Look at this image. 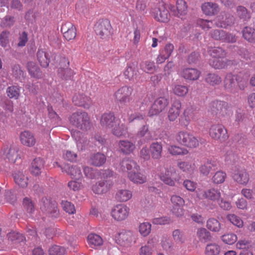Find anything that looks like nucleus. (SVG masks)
<instances>
[{
    "mask_svg": "<svg viewBox=\"0 0 255 255\" xmlns=\"http://www.w3.org/2000/svg\"><path fill=\"white\" fill-rule=\"evenodd\" d=\"M50 54L43 49H39L37 52V58L40 65L43 67L48 66L50 62Z\"/></svg>",
    "mask_w": 255,
    "mask_h": 255,
    "instance_id": "37",
    "label": "nucleus"
},
{
    "mask_svg": "<svg viewBox=\"0 0 255 255\" xmlns=\"http://www.w3.org/2000/svg\"><path fill=\"white\" fill-rule=\"evenodd\" d=\"M27 68L29 74L31 77L36 79H41L42 77V73L35 63L33 62H28Z\"/></svg>",
    "mask_w": 255,
    "mask_h": 255,
    "instance_id": "33",
    "label": "nucleus"
},
{
    "mask_svg": "<svg viewBox=\"0 0 255 255\" xmlns=\"http://www.w3.org/2000/svg\"><path fill=\"white\" fill-rule=\"evenodd\" d=\"M222 19L223 20L221 21V16H219L217 17L216 25L218 27L227 28L228 26L231 25L234 23V18L232 15H227L226 14L222 15Z\"/></svg>",
    "mask_w": 255,
    "mask_h": 255,
    "instance_id": "34",
    "label": "nucleus"
},
{
    "mask_svg": "<svg viewBox=\"0 0 255 255\" xmlns=\"http://www.w3.org/2000/svg\"><path fill=\"white\" fill-rule=\"evenodd\" d=\"M207 199L213 201H218L221 197L220 190L216 188L207 190Z\"/></svg>",
    "mask_w": 255,
    "mask_h": 255,
    "instance_id": "53",
    "label": "nucleus"
},
{
    "mask_svg": "<svg viewBox=\"0 0 255 255\" xmlns=\"http://www.w3.org/2000/svg\"><path fill=\"white\" fill-rule=\"evenodd\" d=\"M182 103L180 100L175 99L171 102L167 113V118L170 122L176 121L181 114Z\"/></svg>",
    "mask_w": 255,
    "mask_h": 255,
    "instance_id": "10",
    "label": "nucleus"
},
{
    "mask_svg": "<svg viewBox=\"0 0 255 255\" xmlns=\"http://www.w3.org/2000/svg\"><path fill=\"white\" fill-rule=\"evenodd\" d=\"M44 161L40 158H36L32 161L30 172L32 174L38 176L44 168Z\"/></svg>",
    "mask_w": 255,
    "mask_h": 255,
    "instance_id": "31",
    "label": "nucleus"
},
{
    "mask_svg": "<svg viewBox=\"0 0 255 255\" xmlns=\"http://www.w3.org/2000/svg\"><path fill=\"white\" fill-rule=\"evenodd\" d=\"M217 161L213 159H207L199 167V172L203 176H208L210 172L217 169Z\"/></svg>",
    "mask_w": 255,
    "mask_h": 255,
    "instance_id": "21",
    "label": "nucleus"
},
{
    "mask_svg": "<svg viewBox=\"0 0 255 255\" xmlns=\"http://www.w3.org/2000/svg\"><path fill=\"white\" fill-rule=\"evenodd\" d=\"M169 104L168 99L164 97H160L156 99L152 105L149 112V116L156 115L163 111Z\"/></svg>",
    "mask_w": 255,
    "mask_h": 255,
    "instance_id": "9",
    "label": "nucleus"
},
{
    "mask_svg": "<svg viewBox=\"0 0 255 255\" xmlns=\"http://www.w3.org/2000/svg\"><path fill=\"white\" fill-rule=\"evenodd\" d=\"M73 103L78 106L88 109L91 106L92 102L91 98L82 94H76L73 97Z\"/></svg>",
    "mask_w": 255,
    "mask_h": 255,
    "instance_id": "19",
    "label": "nucleus"
},
{
    "mask_svg": "<svg viewBox=\"0 0 255 255\" xmlns=\"http://www.w3.org/2000/svg\"><path fill=\"white\" fill-rule=\"evenodd\" d=\"M227 177L226 172L222 170L216 171L211 178L213 183L215 184H220L223 183Z\"/></svg>",
    "mask_w": 255,
    "mask_h": 255,
    "instance_id": "54",
    "label": "nucleus"
},
{
    "mask_svg": "<svg viewBox=\"0 0 255 255\" xmlns=\"http://www.w3.org/2000/svg\"><path fill=\"white\" fill-rule=\"evenodd\" d=\"M6 93L10 99L17 100L20 95V89L18 86L12 85L7 88Z\"/></svg>",
    "mask_w": 255,
    "mask_h": 255,
    "instance_id": "58",
    "label": "nucleus"
},
{
    "mask_svg": "<svg viewBox=\"0 0 255 255\" xmlns=\"http://www.w3.org/2000/svg\"><path fill=\"white\" fill-rule=\"evenodd\" d=\"M128 178L131 182L136 184H142L147 181L146 176L140 172V170L130 171L128 174Z\"/></svg>",
    "mask_w": 255,
    "mask_h": 255,
    "instance_id": "24",
    "label": "nucleus"
},
{
    "mask_svg": "<svg viewBox=\"0 0 255 255\" xmlns=\"http://www.w3.org/2000/svg\"><path fill=\"white\" fill-rule=\"evenodd\" d=\"M136 136L138 138H142L144 142L150 140L152 136L149 131V125L145 124L141 126L137 132Z\"/></svg>",
    "mask_w": 255,
    "mask_h": 255,
    "instance_id": "35",
    "label": "nucleus"
},
{
    "mask_svg": "<svg viewBox=\"0 0 255 255\" xmlns=\"http://www.w3.org/2000/svg\"><path fill=\"white\" fill-rule=\"evenodd\" d=\"M132 196V192L128 189L119 190L116 194V198L120 202H125L130 200Z\"/></svg>",
    "mask_w": 255,
    "mask_h": 255,
    "instance_id": "42",
    "label": "nucleus"
},
{
    "mask_svg": "<svg viewBox=\"0 0 255 255\" xmlns=\"http://www.w3.org/2000/svg\"><path fill=\"white\" fill-rule=\"evenodd\" d=\"M197 236L202 242H206L211 239L210 233L205 228H199L197 231Z\"/></svg>",
    "mask_w": 255,
    "mask_h": 255,
    "instance_id": "63",
    "label": "nucleus"
},
{
    "mask_svg": "<svg viewBox=\"0 0 255 255\" xmlns=\"http://www.w3.org/2000/svg\"><path fill=\"white\" fill-rule=\"evenodd\" d=\"M237 15L243 21H248L251 18V14L248 9L243 6H238L237 7Z\"/></svg>",
    "mask_w": 255,
    "mask_h": 255,
    "instance_id": "55",
    "label": "nucleus"
},
{
    "mask_svg": "<svg viewBox=\"0 0 255 255\" xmlns=\"http://www.w3.org/2000/svg\"><path fill=\"white\" fill-rule=\"evenodd\" d=\"M221 252V247L216 243H210L205 247V255H219Z\"/></svg>",
    "mask_w": 255,
    "mask_h": 255,
    "instance_id": "46",
    "label": "nucleus"
},
{
    "mask_svg": "<svg viewBox=\"0 0 255 255\" xmlns=\"http://www.w3.org/2000/svg\"><path fill=\"white\" fill-rule=\"evenodd\" d=\"M159 177L165 184L170 186H174L179 180V175L176 170L171 167L166 168L164 171H161Z\"/></svg>",
    "mask_w": 255,
    "mask_h": 255,
    "instance_id": "3",
    "label": "nucleus"
},
{
    "mask_svg": "<svg viewBox=\"0 0 255 255\" xmlns=\"http://www.w3.org/2000/svg\"><path fill=\"white\" fill-rule=\"evenodd\" d=\"M87 242L89 246L92 248H96L103 244L102 238L98 235L91 233L87 237Z\"/></svg>",
    "mask_w": 255,
    "mask_h": 255,
    "instance_id": "36",
    "label": "nucleus"
},
{
    "mask_svg": "<svg viewBox=\"0 0 255 255\" xmlns=\"http://www.w3.org/2000/svg\"><path fill=\"white\" fill-rule=\"evenodd\" d=\"M106 161L105 155L101 153L98 152L92 154L89 159L91 164L95 166H101L103 165Z\"/></svg>",
    "mask_w": 255,
    "mask_h": 255,
    "instance_id": "38",
    "label": "nucleus"
},
{
    "mask_svg": "<svg viewBox=\"0 0 255 255\" xmlns=\"http://www.w3.org/2000/svg\"><path fill=\"white\" fill-rule=\"evenodd\" d=\"M23 211L27 215L31 216L34 213L35 207V203L28 197H25L22 202Z\"/></svg>",
    "mask_w": 255,
    "mask_h": 255,
    "instance_id": "40",
    "label": "nucleus"
},
{
    "mask_svg": "<svg viewBox=\"0 0 255 255\" xmlns=\"http://www.w3.org/2000/svg\"><path fill=\"white\" fill-rule=\"evenodd\" d=\"M176 10L175 13L176 16L181 18H183V16L187 14V5L184 0H177L176 1Z\"/></svg>",
    "mask_w": 255,
    "mask_h": 255,
    "instance_id": "48",
    "label": "nucleus"
},
{
    "mask_svg": "<svg viewBox=\"0 0 255 255\" xmlns=\"http://www.w3.org/2000/svg\"><path fill=\"white\" fill-rule=\"evenodd\" d=\"M181 75L185 79L195 81L198 79L201 72L195 68H185L182 70Z\"/></svg>",
    "mask_w": 255,
    "mask_h": 255,
    "instance_id": "29",
    "label": "nucleus"
},
{
    "mask_svg": "<svg viewBox=\"0 0 255 255\" xmlns=\"http://www.w3.org/2000/svg\"><path fill=\"white\" fill-rule=\"evenodd\" d=\"M218 105V111L220 115L223 117H229L232 115V108L228 103L225 102H220Z\"/></svg>",
    "mask_w": 255,
    "mask_h": 255,
    "instance_id": "45",
    "label": "nucleus"
},
{
    "mask_svg": "<svg viewBox=\"0 0 255 255\" xmlns=\"http://www.w3.org/2000/svg\"><path fill=\"white\" fill-rule=\"evenodd\" d=\"M235 78L237 89L239 88L241 90H244L248 85V76L239 73L235 75Z\"/></svg>",
    "mask_w": 255,
    "mask_h": 255,
    "instance_id": "49",
    "label": "nucleus"
},
{
    "mask_svg": "<svg viewBox=\"0 0 255 255\" xmlns=\"http://www.w3.org/2000/svg\"><path fill=\"white\" fill-rule=\"evenodd\" d=\"M233 180L239 184L246 185L250 181V175L244 168H238L232 174Z\"/></svg>",
    "mask_w": 255,
    "mask_h": 255,
    "instance_id": "11",
    "label": "nucleus"
},
{
    "mask_svg": "<svg viewBox=\"0 0 255 255\" xmlns=\"http://www.w3.org/2000/svg\"><path fill=\"white\" fill-rule=\"evenodd\" d=\"M162 144L160 142H153L149 146L150 153L153 159H160L162 157Z\"/></svg>",
    "mask_w": 255,
    "mask_h": 255,
    "instance_id": "25",
    "label": "nucleus"
},
{
    "mask_svg": "<svg viewBox=\"0 0 255 255\" xmlns=\"http://www.w3.org/2000/svg\"><path fill=\"white\" fill-rule=\"evenodd\" d=\"M174 138L177 143L188 148H196L200 144L198 137L186 130L178 131Z\"/></svg>",
    "mask_w": 255,
    "mask_h": 255,
    "instance_id": "1",
    "label": "nucleus"
},
{
    "mask_svg": "<svg viewBox=\"0 0 255 255\" xmlns=\"http://www.w3.org/2000/svg\"><path fill=\"white\" fill-rule=\"evenodd\" d=\"M3 154L10 162H15L20 158L18 148L13 144H5L2 147Z\"/></svg>",
    "mask_w": 255,
    "mask_h": 255,
    "instance_id": "14",
    "label": "nucleus"
},
{
    "mask_svg": "<svg viewBox=\"0 0 255 255\" xmlns=\"http://www.w3.org/2000/svg\"><path fill=\"white\" fill-rule=\"evenodd\" d=\"M112 186V184L107 181H100L93 186L92 190L95 194H102L108 192Z\"/></svg>",
    "mask_w": 255,
    "mask_h": 255,
    "instance_id": "30",
    "label": "nucleus"
},
{
    "mask_svg": "<svg viewBox=\"0 0 255 255\" xmlns=\"http://www.w3.org/2000/svg\"><path fill=\"white\" fill-rule=\"evenodd\" d=\"M205 81L208 85L214 87L221 83L222 78L216 73H208L205 78Z\"/></svg>",
    "mask_w": 255,
    "mask_h": 255,
    "instance_id": "43",
    "label": "nucleus"
},
{
    "mask_svg": "<svg viewBox=\"0 0 255 255\" xmlns=\"http://www.w3.org/2000/svg\"><path fill=\"white\" fill-rule=\"evenodd\" d=\"M76 11L84 16H88L90 13V8L87 3L84 1H79L76 4Z\"/></svg>",
    "mask_w": 255,
    "mask_h": 255,
    "instance_id": "52",
    "label": "nucleus"
},
{
    "mask_svg": "<svg viewBox=\"0 0 255 255\" xmlns=\"http://www.w3.org/2000/svg\"><path fill=\"white\" fill-rule=\"evenodd\" d=\"M138 72L137 64L136 63H131L128 64L124 72V75L129 80L133 79Z\"/></svg>",
    "mask_w": 255,
    "mask_h": 255,
    "instance_id": "39",
    "label": "nucleus"
},
{
    "mask_svg": "<svg viewBox=\"0 0 255 255\" xmlns=\"http://www.w3.org/2000/svg\"><path fill=\"white\" fill-rule=\"evenodd\" d=\"M54 60L55 63L58 66V69L69 66V60L65 56H62L58 54H55Z\"/></svg>",
    "mask_w": 255,
    "mask_h": 255,
    "instance_id": "61",
    "label": "nucleus"
},
{
    "mask_svg": "<svg viewBox=\"0 0 255 255\" xmlns=\"http://www.w3.org/2000/svg\"><path fill=\"white\" fill-rule=\"evenodd\" d=\"M20 140L23 145L28 147H32L36 143V139L33 134L27 130L20 133Z\"/></svg>",
    "mask_w": 255,
    "mask_h": 255,
    "instance_id": "26",
    "label": "nucleus"
},
{
    "mask_svg": "<svg viewBox=\"0 0 255 255\" xmlns=\"http://www.w3.org/2000/svg\"><path fill=\"white\" fill-rule=\"evenodd\" d=\"M201 8L203 13L207 15H215L218 12L219 10L218 5L212 2L204 3L202 5Z\"/></svg>",
    "mask_w": 255,
    "mask_h": 255,
    "instance_id": "32",
    "label": "nucleus"
},
{
    "mask_svg": "<svg viewBox=\"0 0 255 255\" xmlns=\"http://www.w3.org/2000/svg\"><path fill=\"white\" fill-rule=\"evenodd\" d=\"M121 169L123 171L129 173L130 171H136V170H140L139 166L134 160L129 158L123 159L121 162Z\"/></svg>",
    "mask_w": 255,
    "mask_h": 255,
    "instance_id": "27",
    "label": "nucleus"
},
{
    "mask_svg": "<svg viewBox=\"0 0 255 255\" xmlns=\"http://www.w3.org/2000/svg\"><path fill=\"white\" fill-rule=\"evenodd\" d=\"M61 169L73 179L78 180L82 176L81 168L78 165L66 164L61 167Z\"/></svg>",
    "mask_w": 255,
    "mask_h": 255,
    "instance_id": "18",
    "label": "nucleus"
},
{
    "mask_svg": "<svg viewBox=\"0 0 255 255\" xmlns=\"http://www.w3.org/2000/svg\"><path fill=\"white\" fill-rule=\"evenodd\" d=\"M206 227L212 232H218L221 229V224L215 218H210L207 221Z\"/></svg>",
    "mask_w": 255,
    "mask_h": 255,
    "instance_id": "62",
    "label": "nucleus"
},
{
    "mask_svg": "<svg viewBox=\"0 0 255 255\" xmlns=\"http://www.w3.org/2000/svg\"><path fill=\"white\" fill-rule=\"evenodd\" d=\"M118 145L120 151L126 155L130 154L135 149V144L128 140H120Z\"/></svg>",
    "mask_w": 255,
    "mask_h": 255,
    "instance_id": "28",
    "label": "nucleus"
},
{
    "mask_svg": "<svg viewBox=\"0 0 255 255\" xmlns=\"http://www.w3.org/2000/svg\"><path fill=\"white\" fill-rule=\"evenodd\" d=\"M14 182L19 187L24 188L28 185V178L23 171H15L13 174Z\"/></svg>",
    "mask_w": 255,
    "mask_h": 255,
    "instance_id": "23",
    "label": "nucleus"
},
{
    "mask_svg": "<svg viewBox=\"0 0 255 255\" xmlns=\"http://www.w3.org/2000/svg\"><path fill=\"white\" fill-rule=\"evenodd\" d=\"M7 240L12 244H17L25 240V237L16 231H11L7 234Z\"/></svg>",
    "mask_w": 255,
    "mask_h": 255,
    "instance_id": "41",
    "label": "nucleus"
},
{
    "mask_svg": "<svg viewBox=\"0 0 255 255\" xmlns=\"http://www.w3.org/2000/svg\"><path fill=\"white\" fill-rule=\"evenodd\" d=\"M172 222L170 217L167 216L154 218L152 220V223L156 225H165L170 224Z\"/></svg>",
    "mask_w": 255,
    "mask_h": 255,
    "instance_id": "64",
    "label": "nucleus"
},
{
    "mask_svg": "<svg viewBox=\"0 0 255 255\" xmlns=\"http://www.w3.org/2000/svg\"><path fill=\"white\" fill-rule=\"evenodd\" d=\"M118 118L113 113H104L100 119V125L103 128L110 129Z\"/></svg>",
    "mask_w": 255,
    "mask_h": 255,
    "instance_id": "20",
    "label": "nucleus"
},
{
    "mask_svg": "<svg viewBox=\"0 0 255 255\" xmlns=\"http://www.w3.org/2000/svg\"><path fill=\"white\" fill-rule=\"evenodd\" d=\"M74 74V71L69 67L59 68L58 70V76L63 79H70Z\"/></svg>",
    "mask_w": 255,
    "mask_h": 255,
    "instance_id": "56",
    "label": "nucleus"
},
{
    "mask_svg": "<svg viewBox=\"0 0 255 255\" xmlns=\"http://www.w3.org/2000/svg\"><path fill=\"white\" fill-rule=\"evenodd\" d=\"M196 110L192 106L186 107L183 112L182 117L179 119L181 125L187 127L191 121L194 120L196 117Z\"/></svg>",
    "mask_w": 255,
    "mask_h": 255,
    "instance_id": "13",
    "label": "nucleus"
},
{
    "mask_svg": "<svg viewBox=\"0 0 255 255\" xmlns=\"http://www.w3.org/2000/svg\"><path fill=\"white\" fill-rule=\"evenodd\" d=\"M172 236L173 240L177 244L182 245L186 240V237L184 232L180 229L174 230L172 232Z\"/></svg>",
    "mask_w": 255,
    "mask_h": 255,
    "instance_id": "50",
    "label": "nucleus"
},
{
    "mask_svg": "<svg viewBox=\"0 0 255 255\" xmlns=\"http://www.w3.org/2000/svg\"><path fill=\"white\" fill-rule=\"evenodd\" d=\"M40 209L51 217L57 218L59 214L56 204L52 203L48 200L43 202V204L40 206Z\"/></svg>",
    "mask_w": 255,
    "mask_h": 255,
    "instance_id": "17",
    "label": "nucleus"
},
{
    "mask_svg": "<svg viewBox=\"0 0 255 255\" xmlns=\"http://www.w3.org/2000/svg\"><path fill=\"white\" fill-rule=\"evenodd\" d=\"M243 36L247 41L255 43V29L250 27H245L242 30Z\"/></svg>",
    "mask_w": 255,
    "mask_h": 255,
    "instance_id": "51",
    "label": "nucleus"
},
{
    "mask_svg": "<svg viewBox=\"0 0 255 255\" xmlns=\"http://www.w3.org/2000/svg\"><path fill=\"white\" fill-rule=\"evenodd\" d=\"M152 13L154 18L157 21L167 22L169 20L170 14L163 4L159 5L158 7L155 8Z\"/></svg>",
    "mask_w": 255,
    "mask_h": 255,
    "instance_id": "16",
    "label": "nucleus"
},
{
    "mask_svg": "<svg viewBox=\"0 0 255 255\" xmlns=\"http://www.w3.org/2000/svg\"><path fill=\"white\" fill-rule=\"evenodd\" d=\"M209 135L212 138L221 142L225 141L228 137L226 129L220 124H214L209 129Z\"/></svg>",
    "mask_w": 255,
    "mask_h": 255,
    "instance_id": "6",
    "label": "nucleus"
},
{
    "mask_svg": "<svg viewBox=\"0 0 255 255\" xmlns=\"http://www.w3.org/2000/svg\"><path fill=\"white\" fill-rule=\"evenodd\" d=\"M132 89L128 86H123L118 89L115 93V96L117 103L121 105H125L129 102Z\"/></svg>",
    "mask_w": 255,
    "mask_h": 255,
    "instance_id": "8",
    "label": "nucleus"
},
{
    "mask_svg": "<svg viewBox=\"0 0 255 255\" xmlns=\"http://www.w3.org/2000/svg\"><path fill=\"white\" fill-rule=\"evenodd\" d=\"M208 53L211 58H225L226 56V52L221 47L211 48Z\"/></svg>",
    "mask_w": 255,
    "mask_h": 255,
    "instance_id": "59",
    "label": "nucleus"
},
{
    "mask_svg": "<svg viewBox=\"0 0 255 255\" xmlns=\"http://www.w3.org/2000/svg\"><path fill=\"white\" fill-rule=\"evenodd\" d=\"M69 121L72 125L82 130H87L90 128V119L86 112H77L72 114Z\"/></svg>",
    "mask_w": 255,
    "mask_h": 255,
    "instance_id": "2",
    "label": "nucleus"
},
{
    "mask_svg": "<svg viewBox=\"0 0 255 255\" xmlns=\"http://www.w3.org/2000/svg\"><path fill=\"white\" fill-rule=\"evenodd\" d=\"M129 208L124 204H119L114 206L111 212L113 218L119 222L127 219L129 216Z\"/></svg>",
    "mask_w": 255,
    "mask_h": 255,
    "instance_id": "5",
    "label": "nucleus"
},
{
    "mask_svg": "<svg viewBox=\"0 0 255 255\" xmlns=\"http://www.w3.org/2000/svg\"><path fill=\"white\" fill-rule=\"evenodd\" d=\"M172 91L174 94L177 96L184 97L188 93V88L185 85L176 84L173 86Z\"/></svg>",
    "mask_w": 255,
    "mask_h": 255,
    "instance_id": "57",
    "label": "nucleus"
},
{
    "mask_svg": "<svg viewBox=\"0 0 255 255\" xmlns=\"http://www.w3.org/2000/svg\"><path fill=\"white\" fill-rule=\"evenodd\" d=\"M117 243L123 246H129L136 243L137 235L130 231H123L116 237Z\"/></svg>",
    "mask_w": 255,
    "mask_h": 255,
    "instance_id": "4",
    "label": "nucleus"
},
{
    "mask_svg": "<svg viewBox=\"0 0 255 255\" xmlns=\"http://www.w3.org/2000/svg\"><path fill=\"white\" fill-rule=\"evenodd\" d=\"M224 58H211L209 60V64L212 67L216 69L224 68L227 64L228 60H223Z\"/></svg>",
    "mask_w": 255,
    "mask_h": 255,
    "instance_id": "47",
    "label": "nucleus"
},
{
    "mask_svg": "<svg viewBox=\"0 0 255 255\" xmlns=\"http://www.w3.org/2000/svg\"><path fill=\"white\" fill-rule=\"evenodd\" d=\"M178 167L184 172L191 173L195 168L194 163L189 161H181L178 163Z\"/></svg>",
    "mask_w": 255,
    "mask_h": 255,
    "instance_id": "60",
    "label": "nucleus"
},
{
    "mask_svg": "<svg viewBox=\"0 0 255 255\" xmlns=\"http://www.w3.org/2000/svg\"><path fill=\"white\" fill-rule=\"evenodd\" d=\"M110 130L114 135L118 137H121L125 136L127 134L128 128L118 118L110 129Z\"/></svg>",
    "mask_w": 255,
    "mask_h": 255,
    "instance_id": "12",
    "label": "nucleus"
},
{
    "mask_svg": "<svg viewBox=\"0 0 255 255\" xmlns=\"http://www.w3.org/2000/svg\"><path fill=\"white\" fill-rule=\"evenodd\" d=\"M168 151L172 155H186L188 154V150L185 147L178 145H170L168 147Z\"/></svg>",
    "mask_w": 255,
    "mask_h": 255,
    "instance_id": "44",
    "label": "nucleus"
},
{
    "mask_svg": "<svg viewBox=\"0 0 255 255\" xmlns=\"http://www.w3.org/2000/svg\"><path fill=\"white\" fill-rule=\"evenodd\" d=\"M112 27L110 21L108 19H99L95 25V30L101 38H105L111 33Z\"/></svg>",
    "mask_w": 255,
    "mask_h": 255,
    "instance_id": "7",
    "label": "nucleus"
},
{
    "mask_svg": "<svg viewBox=\"0 0 255 255\" xmlns=\"http://www.w3.org/2000/svg\"><path fill=\"white\" fill-rule=\"evenodd\" d=\"M224 87L226 90L231 93L237 92L235 75L228 73L226 75L224 80Z\"/></svg>",
    "mask_w": 255,
    "mask_h": 255,
    "instance_id": "22",
    "label": "nucleus"
},
{
    "mask_svg": "<svg viewBox=\"0 0 255 255\" xmlns=\"http://www.w3.org/2000/svg\"><path fill=\"white\" fill-rule=\"evenodd\" d=\"M61 31L63 33L64 37L67 41L73 40L76 36V27L70 22L67 21L63 23L61 27Z\"/></svg>",
    "mask_w": 255,
    "mask_h": 255,
    "instance_id": "15",
    "label": "nucleus"
}]
</instances>
